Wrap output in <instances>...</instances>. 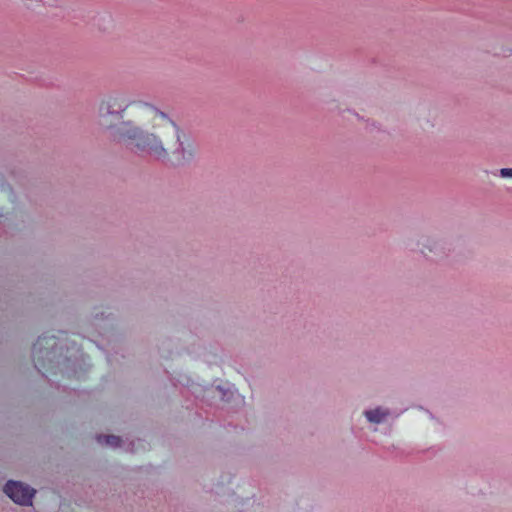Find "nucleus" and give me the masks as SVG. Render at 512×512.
Returning a JSON list of instances; mask_svg holds the SVG:
<instances>
[{"mask_svg":"<svg viewBox=\"0 0 512 512\" xmlns=\"http://www.w3.org/2000/svg\"><path fill=\"white\" fill-rule=\"evenodd\" d=\"M99 119L119 142L157 159L183 164L195 154L193 144L181 139L180 128L148 102L110 96L99 105Z\"/></svg>","mask_w":512,"mask_h":512,"instance_id":"1","label":"nucleus"},{"mask_svg":"<svg viewBox=\"0 0 512 512\" xmlns=\"http://www.w3.org/2000/svg\"><path fill=\"white\" fill-rule=\"evenodd\" d=\"M5 494L15 503L31 505L35 490L19 481H8L4 487Z\"/></svg>","mask_w":512,"mask_h":512,"instance_id":"2","label":"nucleus"},{"mask_svg":"<svg viewBox=\"0 0 512 512\" xmlns=\"http://www.w3.org/2000/svg\"><path fill=\"white\" fill-rule=\"evenodd\" d=\"M366 418L368 421L373 423H380L382 422L385 417L389 414L388 410L382 409V408H376L373 410H367L364 412Z\"/></svg>","mask_w":512,"mask_h":512,"instance_id":"3","label":"nucleus"},{"mask_svg":"<svg viewBox=\"0 0 512 512\" xmlns=\"http://www.w3.org/2000/svg\"><path fill=\"white\" fill-rule=\"evenodd\" d=\"M97 440L101 444H105L107 446L111 447H118L120 446L121 439L118 436L115 435H99L97 437Z\"/></svg>","mask_w":512,"mask_h":512,"instance_id":"4","label":"nucleus"},{"mask_svg":"<svg viewBox=\"0 0 512 512\" xmlns=\"http://www.w3.org/2000/svg\"><path fill=\"white\" fill-rule=\"evenodd\" d=\"M54 336L48 337V336H40L37 340V342L34 344V349L39 350L41 352L42 348H45L48 350V348H53L54 344H50V341L54 340Z\"/></svg>","mask_w":512,"mask_h":512,"instance_id":"5","label":"nucleus"},{"mask_svg":"<svg viewBox=\"0 0 512 512\" xmlns=\"http://www.w3.org/2000/svg\"><path fill=\"white\" fill-rule=\"evenodd\" d=\"M500 175L503 178H512V168H502L500 170Z\"/></svg>","mask_w":512,"mask_h":512,"instance_id":"6","label":"nucleus"}]
</instances>
